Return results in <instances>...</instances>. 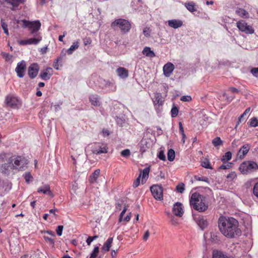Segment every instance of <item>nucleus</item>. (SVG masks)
Masks as SVG:
<instances>
[{
    "label": "nucleus",
    "instance_id": "obj_37",
    "mask_svg": "<svg viewBox=\"0 0 258 258\" xmlns=\"http://www.w3.org/2000/svg\"><path fill=\"white\" fill-rule=\"evenodd\" d=\"M167 158L169 161H173L175 158V152L173 149H169L167 153Z\"/></svg>",
    "mask_w": 258,
    "mask_h": 258
},
{
    "label": "nucleus",
    "instance_id": "obj_4",
    "mask_svg": "<svg viewBox=\"0 0 258 258\" xmlns=\"http://www.w3.org/2000/svg\"><path fill=\"white\" fill-rule=\"evenodd\" d=\"M111 27L114 29L119 28L121 31L124 33L128 32L131 27L130 22L123 19L115 20L111 23Z\"/></svg>",
    "mask_w": 258,
    "mask_h": 258
},
{
    "label": "nucleus",
    "instance_id": "obj_12",
    "mask_svg": "<svg viewBox=\"0 0 258 258\" xmlns=\"http://www.w3.org/2000/svg\"><path fill=\"white\" fill-rule=\"evenodd\" d=\"M150 189L152 195L155 199L160 200L163 199V190L160 185H152Z\"/></svg>",
    "mask_w": 258,
    "mask_h": 258
},
{
    "label": "nucleus",
    "instance_id": "obj_2",
    "mask_svg": "<svg viewBox=\"0 0 258 258\" xmlns=\"http://www.w3.org/2000/svg\"><path fill=\"white\" fill-rule=\"evenodd\" d=\"M190 204L194 209L199 212H203L208 208L206 204L205 198L199 193L192 194L190 199Z\"/></svg>",
    "mask_w": 258,
    "mask_h": 258
},
{
    "label": "nucleus",
    "instance_id": "obj_14",
    "mask_svg": "<svg viewBox=\"0 0 258 258\" xmlns=\"http://www.w3.org/2000/svg\"><path fill=\"white\" fill-rule=\"evenodd\" d=\"M25 69L26 63L24 61L22 60L18 63L15 71L19 78H23L24 76Z\"/></svg>",
    "mask_w": 258,
    "mask_h": 258
},
{
    "label": "nucleus",
    "instance_id": "obj_7",
    "mask_svg": "<svg viewBox=\"0 0 258 258\" xmlns=\"http://www.w3.org/2000/svg\"><path fill=\"white\" fill-rule=\"evenodd\" d=\"M42 36L39 33H35L33 38L25 40H20L18 43L20 45H37L42 40Z\"/></svg>",
    "mask_w": 258,
    "mask_h": 258
},
{
    "label": "nucleus",
    "instance_id": "obj_27",
    "mask_svg": "<svg viewBox=\"0 0 258 258\" xmlns=\"http://www.w3.org/2000/svg\"><path fill=\"white\" fill-rule=\"evenodd\" d=\"M236 13L238 16L243 18L246 19L249 17L248 13L245 10L241 8L237 9L236 11Z\"/></svg>",
    "mask_w": 258,
    "mask_h": 258
},
{
    "label": "nucleus",
    "instance_id": "obj_9",
    "mask_svg": "<svg viewBox=\"0 0 258 258\" xmlns=\"http://www.w3.org/2000/svg\"><path fill=\"white\" fill-rule=\"evenodd\" d=\"M236 26L238 29L247 34H253L254 32V29L251 26L248 25L245 21L240 20L236 23Z\"/></svg>",
    "mask_w": 258,
    "mask_h": 258
},
{
    "label": "nucleus",
    "instance_id": "obj_63",
    "mask_svg": "<svg viewBox=\"0 0 258 258\" xmlns=\"http://www.w3.org/2000/svg\"><path fill=\"white\" fill-rule=\"evenodd\" d=\"M67 35V32L66 31H64L63 32V35H60L58 37V40L59 41H61V42H62L63 41V37Z\"/></svg>",
    "mask_w": 258,
    "mask_h": 258
},
{
    "label": "nucleus",
    "instance_id": "obj_53",
    "mask_svg": "<svg viewBox=\"0 0 258 258\" xmlns=\"http://www.w3.org/2000/svg\"><path fill=\"white\" fill-rule=\"evenodd\" d=\"M63 228V226H61V225L58 226L57 227L56 231L57 234L58 236H61L62 235Z\"/></svg>",
    "mask_w": 258,
    "mask_h": 258
},
{
    "label": "nucleus",
    "instance_id": "obj_33",
    "mask_svg": "<svg viewBox=\"0 0 258 258\" xmlns=\"http://www.w3.org/2000/svg\"><path fill=\"white\" fill-rule=\"evenodd\" d=\"M1 55L6 61L10 63L13 62L14 57L12 55L5 52H2Z\"/></svg>",
    "mask_w": 258,
    "mask_h": 258
},
{
    "label": "nucleus",
    "instance_id": "obj_54",
    "mask_svg": "<svg viewBox=\"0 0 258 258\" xmlns=\"http://www.w3.org/2000/svg\"><path fill=\"white\" fill-rule=\"evenodd\" d=\"M176 189L179 192L182 193L184 190V184H181L178 185L176 186Z\"/></svg>",
    "mask_w": 258,
    "mask_h": 258
},
{
    "label": "nucleus",
    "instance_id": "obj_43",
    "mask_svg": "<svg viewBox=\"0 0 258 258\" xmlns=\"http://www.w3.org/2000/svg\"><path fill=\"white\" fill-rule=\"evenodd\" d=\"M1 22L2 27L4 31V33L7 35H9V33L7 24L5 22V21L3 19H2Z\"/></svg>",
    "mask_w": 258,
    "mask_h": 258
},
{
    "label": "nucleus",
    "instance_id": "obj_22",
    "mask_svg": "<svg viewBox=\"0 0 258 258\" xmlns=\"http://www.w3.org/2000/svg\"><path fill=\"white\" fill-rule=\"evenodd\" d=\"M117 75L122 79L126 78L128 76L127 70L123 67H120L116 70Z\"/></svg>",
    "mask_w": 258,
    "mask_h": 258
},
{
    "label": "nucleus",
    "instance_id": "obj_15",
    "mask_svg": "<svg viewBox=\"0 0 258 258\" xmlns=\"http://www.w3.org/2000/svg\"><path fill=\"white\" fill-rule=\"evenodd\" d=\"M39 67L37 63L32 64L28 68V74L31 79L35 78L38 75Z\"/></svg>",
    "mask_w": 258,
    "mask_h": 258
},
{
    "label": "nucleus",
    "instance_id": "obj_19",
    "mask_svg": "<svg viewBox=\"0 0 258 258\" xmlns=\"http://www.w3.org/2000/svg\"><path fill=\"white\" fill-rule=\"evenodd\" d=\"M168 25L174 29H177L183 25V22L179 19H172L167 21Z\"/></svg>",
    "mask_w": 258,
    "mask_h": 258
},
{
    "label": "nucleus",
    "instance_id": "obj_58",
    "mask_svg": "<svg viewBox=\"0 0 258 258\" xmlns=\"http://www.w3.org/2000/svg\"><path fill=\"white\" fill-rule=\"evenodd\" d=\"M60 60H61V58L59 57L57 58L56 59H55L54 62L53 66L54 68L57 70H59L58 61H60Z\"/></svg>",
    "mask_w": 258,
    "mask_h": 258
},
{
    "label": "nucleus",
    "instance_id": "obj_20",
    "mask_svg": "<svg viewBox=\"0 0 258 258\" xmlns=\"http://www.w3.org/2000/svg\"><path fill=\"white\" fill-rule=\"evenodd\" d=\"M89 101L94 106H99L101 104L100 98L97 94H91L89 97Z\"/></svg>",
    "mask_w": 258,
    "mask_h": 258
},
{
    "label": "nucleus",
    "instance_id": "obj_26",
    "mask_svg": "<svg viewBox=\"0 0 258 258\" xmlns=\"http://www.w3.org/2000/svg\"><path fill=\"white\" fill-rule=\"evenodd\" d=\"M113 242V238L110 237L109 238L107 241L104 243L102 247L101 248L102 251L105 252L109 250L111 244Z\"/></svg>",
    "mask_w": 258,
    "mask_h": 258
},
{
    "label": "nucleus",
    "instance_id": "obj_56",
    "mask_svg": "<svg viewBox=\"0 0 258 258\" xmlns=\"http://www.w3.org/2000/svg\"><path fill=\"white\" fill-rule=\"evenodd\" d=\"M83 42L85 45H89L92 42V40L89 37H86L83 39Z\"/></svg>",
    "mask_w": 258,
    "mask_h": 258
},
{
    "label": "nucleus",
    "instance_id": "obj_62",
    "mask_svg": "<svg viewBox=\"0 0 258 258\" xmlns=\"http://www.w3.org/2000/svg\"><path fill=\"white\" fill-rule=\"evenodd\" d=\"M44 238L46 241H48L51 244H53L54 243V240L51 238L46 236H44Z\"/></svg>",
    "mask_w": 258,
    "mask_h": 258
},
{
    "label": "nucleus",
    "instance_id": "obj_30",
    "mask_svg": "<svg viewBox=\"0 0 258 258\" xmlns=\"http://www.w3.org/2000/svg\"><path fill=\"white\" fill-rule=\"evenodd\" d=\"M213 258H232L228 256L223 252L218 250H214L213 253Z\"/></svg>",
    "mask_w": 258,
    "mask_h": 258
},
{
    "label": "nucleus",
    "instance_id": "obj_5",
    "mask_svg": "<svg viewBox=\"0 0 258 258\" xmlns=\"http://www.w3.org/2000/svg\"><path fill=\"white\" fill-rule=\"evenodd\" d=\"M21 22L22 23V27L23 28H28L32 34H34L35 32L39 31L41 27V23L38 20L29 21L23 20Z\"/></svg>",
    "mask_w": 258,
    "mask_h": 258
},
{
    "label": "nucleus",
    "instance_id": "obj_16",
    "mask_svg": "<svg viewBox=\"0 0 258 258\" xmlns=\"http://www.w3.org/2000/svg\"><path fill=\"white\" fill-rule=\"evenodd\" d=\"M173 213L178 217H181L184 213L183 207L181 203L177 202L173 205Z\"/></svg>",
    "mask_w": 258,
    "mask_h": 258
},
{
    "label": "nucleus",
    "instance_id": "obj_51",
    "mask_svg": "<svg viewBox=\"0 0 258 258\" xmlns=\"http://www.w3.org/2000/svg\"><path fill=\"white\" fill-rule=\"evenodd\" d=\"M130 150L125 149L121 152V155L125 157H127L130 155Z\"/></svg>",
    "mask_w": 258,
    "mask_h": 258
},
{
    "label": "nucleus",
    "instance_id": "obj_41",
    "mask_svg": "<svg viewBox=\"0 0 258 258\" xmlns=\"http://www.w3.org/2000/svg\"><path fill=\"white\" fill-rule=\"evenodd\" d=\"M202 166L207 169H212L210 161L207 159H204L201 162Z\"/></svg>",
    "mask_w": 258,
    "mask_h": 258
},
{
    "label": "nucleus",
    "instance_id": "obj_3",
    "mask_svg": "<svg viewBox=\"0 0 258 258\" xmlns=\"http://www.w3.org/2000/svg\"><path fill=\"white\" fill-rule=\"evenodd\" d=\"M11 169L25 170L28 163V160L24 156L13 155L9 159Z\"/></svg>",
    "mask_w": 258,
    "mask_h": 258
},
{
    "label": "nucleus",
    "instance_id": "obj_48",
    "mask_svg": "<svg viewBox=\"0 0 258 258\" xmlns=\"http://www.w3.org/2000/svg\"><path fill=\"white\" fill-rule=\"evenodd\" d=\"M232 166V163L231 162H228L225 164L221 165L219 167L221 169H230Z\"/></svg>",
    "mask_w": 258,
    "mask_h": 258
},
{
    "label": "nucleus",
    "instance_id": "obj_49",
    "mask_svg": "<svg viewBox=\"0 0 258 258\" xmlns=\"http://www.w3.org/2000/svg\"><path fill=\"white\" fill-rule=\"evenodd\" d=\"M158 158L162 161H165L166 157L163 150H160L157 155Z\"/></svg>",
    "mask_w": 258,
    "mask_h": 258
},
{
    "label": "nucleus",
    "instance_id": "obj_24",
    "mask_svg": "<svg viewBox=\"0 0 258 258\" xmlns=\"http://www.w3.org/2000/svg\"><path fill=\"white\" fill-rule=\"evenodd\" d=\"M79 40H76L74 41L71 47L66 50V52L68 54H72L74 51L77 49L79 47Z\"/></svg>",
    "mask_w": 258,
    "mask_h": 258
},
{
    "label": "nucleus",
    "instance_id": "obj_10",
    "mask_svg": "<svg viewBox=\"0 0 258 258\" xmlns=\"http://www.w3.org/2000/svg\"><path fill=\"white\" fill-rule=\"evenodd\" d=\"M150 172L149 167H146L143 169L141 172L138 177L134 182L133 186L134 187H138L140 183V179L142 178V183L144 184L145 183L149 177V173Z\"/></svg>",
    "mask_w": 258,
    "mask_h": 258
},
{
    "label": "nucleus",
    "instance_id": "obj_29",
    "mask_svg": "<svg viewBox=\"0 0 258 258\" xmlns=\"http://www.w3.org/2000/svg\"><path fill=\"white\" fill-rule=\"evenodd\" d=\"M100 170L97 169L90 175L89 181L91 183H94L96 182L97 179L100 174Z\"/></svg>",
    "mask_w": 258,
    "mask_h": 258
},
{
    "label": "nucleus",
    "instance_id": "obj_38",
    "mask_svg": "<svg viewBox=\"0 0 258 258\" xmlns=\"http://www.w3.org/2000/svg\"><path fill=\"white\" fill-rule=\"evenodd\" d=\"M231 153L230 152H227L224 154V155L223 156L222 158H221V161L223 162H225L231 160Z\"/></svg>",
    "mask_w": 258,
    "mask_h": 258
},
{
    "label": "nucleus",
    "instance_id": "obj_64",
    "mask_svg": "<svg viewBox=\"0 0 258 258\" xmlns=\"http://www.w3.org/2000/svg\"><path fill=\"white\" fill-rule=\"evenodd\" d=\"M179 130L180 134L184 133V130L181 122H179Z\"/></svg>",
    "mask_w": 258,
    "mask_h": 258
},
{
    "label": "nucleus",
    "instance_id": "obj_59",
    "mask_svg": "<svg viewBox=\"0 0 258 258\" xmlns=\"http://www.w3.org/2000/svg\"><path fill=\"white\" fill-rule=\"evenodd\" d=\"M253 192L256 197H258V182L255 184L253 187Z\"/></svg>",
    "mask_w": 258,
    "mask_h": 258
},
{
    "label": "nucleus",
    "instance_id": "obj_42",
    "mask_svg": "<svg viewBox=\"0 0 258 258\" xmlns=\"http://www.w3.org/2000/svg\"><path fill=\"white\" fill-rule=\"evenodd\" d=\"M249 125L251 127L258 126V120L256 117L251 118L249 121Z\"/></svg>",
    "mask_w": 258,
    "mask_h": 258
},
{
    "label": "nucleus",
    "instance_id": "obj_45",
    "mask_svg": "<svg viewBox=\"0 0 258 258\" xmlns=\"http://www.w3.org/2000/svg\"><path fill=\"white\" fill-rule=\"evenodd\" d=\"M24 178L26 182L29 183L32 180L33 177L30 173H25L24 174Z\"/></svg>",
    "mask_w": 258,
    "mask_h": 258
},
{
    "label": "nucleus",
    "instance_id": "obj_52",
    "mask_svg": "<svg viewBox=\"0 0 258 258\" xmlns=\"http://www.w3.org/2000/svg\"><path fill=\"white\" fill-rule=\"evenodd\" d=\"M236 177V174L235 172H231L227 175V178L232 180L235 178Z\"/></svg>",
    "mask_w": 258,
    "mask_h": 258
},
{
    "label": "nucleus",
    "instance_id": "obj_17",
    "mask_svg": "<svg viewBox=\"0 0 258 258\" xmlns=\"http://www.w3.org/2000/svg\"><path fill=\"white\" fill-rule=\"evenodd\" d=\"M174 69V66L171 62H167L163 68V74L166 77H169Z\"/></svg>",
    "mask_w": 258,
    "mask_h": 258
},
{
    "label": "nucleus",
    "instance_id": "obj_35",
    "mask_svg": "<svg viewBox=\"0 0 258 258\" xmlns=\"http://www.w3.org/2000/svg\"><path fill=\"white\" fill-rule=\"evenodd\" d=\"M26 0H5L8 3L12 5L13 7H17L20 4L23 3Z\"/></svg>",
    "mask_w": 258,
    "mask_h": 258
},
{
    "label": "nucleus",
    "instance_id": "obj_28",
    "mask_svg": "<svg viewBox=\"0 0 258 258\" xmlns=\"http://www.w3.org/2000/svg\"><path fill=\"white\" fill-rule=\"evenodd\" d=\"M142 53L144 55L147 57H154L155 56V53L153 51L151 50L150 47H145L143 49Z\"/></svg>",
    "mask_w": 258,
    "mask_h": 258
},
{
    "label": "nucleus",
    "instance_id": "obj_8",
    "mask_svg": "<svg viewBox=\"0 0 258 258\" xmlns=\"http://www.w3.org/2000/svg\"><path fill=\"white\" fill-rule=\"evenodd\" d=\"M91 150L93 154L99 155L107 153L108 152V147L106 144L96 143L92 145Z\"/></svg>",
    "mask_w": 258,
    "mask_h": 258
},
{
    "label": "nucleus",
    "instance_id": "obj_18",
    "mask_svg": "<svg viewBox=\"0 0 258 258\" xmlns=\"http://www.w3.org/2000/svg\"><path fill=\"white\" fill-rule=\"evenodd\" d=\"M38 193H42L43 194L47 195L51 197H53V194L50 190V186L48 184H44L37 189Z\"/></svg>",
    "mask_w": 258,
    "mask_h": 258
},
{
    "label": "nucleus",
    "instance_id": "obj_44",
    "mask_svg": "<svg viewBox=\"0 0 258 258\" xmlns=\"http://www.w3.org/2000/svg\"><path fill=\"white\" fill-rule=\"evenodd\" d=\"M10 169V164L8 163V164H3L0 167V171L2 172H6L8 170Z\"/></svg>",
    "mask_w": 258,
    "mask_h": 258
},
{
    "label": "nucleus",
    "instance_id": "obj_25",
    "mask_svg": "<svg viewBox=\"0 0 258 258\" xmlns=\"http://www.w3.org/2000/svg\"><path fill=\"white\" fill-rule=\"evenodd\" d=\"M185 7L191 13H193L197 11L196 4L193 2H189L184 4Z\"/></svg>",
    "mask_w": 258,
    "mask_h": 258
},
{
    "label": "nucleus",
    "instance_id": "obj_1",
    "mask_svg": "<svg viewBox=\"0 0 258 258\" xmlns=\"http://www.w3.org/2000/svg\"><path fill=\"white\" fill-rule=\"evenodd\" d=\"M218 225L221 233L227 237L233 238L241 234L238 221L232 217H220Z\"/></svg>",
    "mask_w": 258,
    "mask_h": 258
},
{
    "label": "nucleus",
    "instance_id": "obj_47",
    "mask_svg": "<svg viewBox=\"0 0 258 258\" xmlns=\"http://www.w3.org/2000/svg\"><path fill=\"white\" fill-rule=\"evenodd\" d=\"M178 113V110L177 108L175 106H174L172 108L171 110V116L172 117H176Z\"/></svg>",
    "mask_w": 258,
    "mask_h": 258
},
{
    "label": "nucleus",
    "instance_id": "obj_39",
    "mask_svg": "<svg viewBox=\"0 0 258 258\" xmlns=\"http://www.w3.org/2000/svg\"><path fill=\"white\" fill-rule=\"evenodd\" d=\"M99 83L100 87L102 88H107V87L109 86L111 84V83L108 81L105 80L103 79H100L99 80Z\"/></svg>",
    "mask_w": 258,
    "mask_h": 258
},
{
    "label": "nucleus",
    "instance_id": "obj_60",
    "mask_svg": "<svg viewBox=\"0 0 258 258\" xmlns=\"http://www.w3.org/2000/svg\"><path fill=\"white\" fill-rule=\"evenodd\" d=\"M251 73L254 77L258 78V68L252 69Z\"/></svg>",
    "mask_w": 258,
    "mask_h": 258
},
{
    "label": "nucleus",
    "instance_id": "obj_23",
    "mask_svg": "<svg viewBox=\"0 0 258 258\" xmlns=\"http://www.w3.org/2000/svg\"><path fill=\"white\" fill-rule=\"evenodd\" d=\"M127 210V207H124L123 210L121 212L119 217V222H121L122 221H126L128 222L131 218V213H129L124 218H123V216L125 213L126 212Z\"/></svg>",
    "mask_w": 258,
    "mask_h": 258
},
{
    "label": "nucleus",
    "instance_id": "obj_6",
    "mask_svg": "<svg viewBox=\"0 0 258 258\" xmlns=\"http://www.w3.org/2000/svg\"><path fill=\"white\" fill-rule=\"evenodd\" d=\"M257 169V164L255 162L251 161L243 162L239 167V169L242 174H247L251 172L253 170H256Z\"/></svg>",
    "mask_w": 258,
    "mask_h": 258
},
{
    "label": "nucleus",
    "instance_id": "obj_11",
    "mask_svg": "<svg viewBox=\"0 0 258 258\" xmlns=\"http://www.w3.org/2000/svg\"><path fill=\"white\" fill-rule=\"evenodd\" d=\"M5 102L8 106L17 108L21 105V102L18 98L13 95H8L6 97Z\"/></svg>",
    "mask_w": 258,
    "mask_h": 258
},
{
    "label": "nucleus",
    "instance_id": "obj_36",
    "mask_svg": "<svg viewBox=\"0 0 258 258\" xmlns=\"http://www.w3.org/2000/svg\"><path fill=\"white\" fill-rule=\"evenodd\" d=\"M212 144L215 147H217L222 145L223 141L220 137H216L212 140Z\"/></svg>",
    "mask_w": 258,
    "mask_h": 258
},
{
    "label": "nucleus",
    "instance_id": "obj_31",
    "mask_svg": "<svg viewBox=\"0 0 258 258\" xmlns=\"http://www.w3.org/2000/svg\"><path fill=\"white\" fill-rule=\"evenodd\" d=\"M197 223L199 227L202 229H205L208 225V222L203 217H199L197 220Z\"/></svg>",
    "mask_w": 258,
    "mask_h": 258
},
{
    "label": "nucleus",
    "instance_id": "obj_40",
    "mask_svg": "<svg viewBox=\"0 0 258 258\" xmlns=\"http://www.w3.org/2000/svg\"><path fill=\"white\" fill-rule=\"evenodd\" d=\"M99 251V247L95 246L90 254L89 258H96Z\"/></svg>",
    "mask_w": 258,
    "mask_h": 258
},
{
    "label": "nucleus",
    "instance_id": "obj_57",
    "mask_svg": "<svg viewBox=\"0 0 258 258\" xmlns=\"http://www.w3.org/2000/svg\"><path fill=\"white\" fill-rule=\"evenodd\" d=\"M150 30L149 28H145L143 30V34L146 37H149L150 35Z\"/></svg>",
    "mask_w": 258,
    "mask_h": 258
},
{
    "label": "nucleus",
    "instance_id": "obj_32",
    "mask_svg": "<svg viewBox=\"0 0 258 258\" xmlns=\"http://www.w3.org/2000/svg\"><path fill=\"white\" fill-rule=\"evenodd\" d=\"M153 102L155 105H161L162 104L163 100L160 93H156L155 94Z\"/></svg>",
    "mask_w": 258,
    "mask_h": 258
},
{
    "label": "nucleus",
    "instance_id": "obj_46",
    "mask_svg": "<svg viewBox=\"0 0 258 258\" xmlns=\"http://www.w3.org/2000/svg\"><path fill=\"white\" fill-rule=\"evenodd\" d=\"M98 236L97 235H95L94 236H89L86 240V243L88 245H90L91 242L96 239Z\"/></svg>",
    "mask_w": 258,
    "mask_h": 258
},
{
    "label": "nucleus",
    "instance_id": "obj_50",
    "mask_svg": "<svg viewBox=\"0 0 258 258\" xmlns=\"http://www.w3.org/2000/svg\"><path fill=\"white\" fill-rule=\"evenodd\" d=\"M150 233L149 230H146L143 236V240L144 241H147L150 236Z\"/></svg>",
    "mask_w": 258,
    "mask_h": 258
},
{
    "label": "nucleus",
    "instance_id": "obj_55",
    "mask_svg": "<svg viewBox=\"0 0 258 258\" xmlns=\"http://www.w3.org/2000/svg\"><path fill=\"white\" fill-rule=\"evenodd\" d=\"M180 100L182 101L188 102L191 100V97L190 96H183L181 97Z\"/></svg>",
    "mask_w": 258,
    "mask_h": 258
},
{
    "label": "nucleus",
    "instance_id": "obj_34",
    "mask_svg": "<svg viewBox=\"0 0 258 258\" xmlns=\"http://www.w3.org/2000/svg\"><path fill=\"white\" fill-rule=\"evenodd\" d=\"M250 110V108H248L244 111V112L239 117L238 123L241 122L243 120L246 119L248 117Z\"/></svg>",
    "mask_w": 258,
    "mask_h": 258
},
{
    "label": "nucleus",
    "instance_id": "obj_61",
    "mask_svg": "<svg viewBox=\"0 0 258 258\" xmlns=\"http://www.w3.org/2000/svg\"><path fill=\"white\" fill-rule=\"evenodd\" d=\"M195 179L197 180H199V181H205V182H208L209 181H208V178L206 177H197L196 176L195 177Z\"/></svg>",
    "mask_w": 258,
    "mask_h": 258
},
{
    "label": "nucleus",
    "instance_id": "obj_21",
    "mask_svg": "<svg viewBox=\"0 0 258 258\" xmlns=\"http://www.w3.org/2000/svg\"><path fill=\"white\" fill-rule=\"evenodd\" d=\"M250 149V146L248 144L244 145L239 150L238 156L240 159H242L248 153Z\"/></svg>",
    "mask_w": 258,
    "mask_h": 258
},
{
    "label": "nucleus",
    "instance_id": "obj_13",
    "mask_svg": "<svg viewBox=\"0 0 258 258\" xmlns=\"http://www.w3.org/2000/svg\"><path fill=\"white\" fill-rule=\"evenodd\" d=\"M53 73V71L51 68H47L41 71L39 76L42 80L47 81L50 79Z\"/></svg>",
    "mask_w": 258,
    "mask_h": 258
}]
</instances>
